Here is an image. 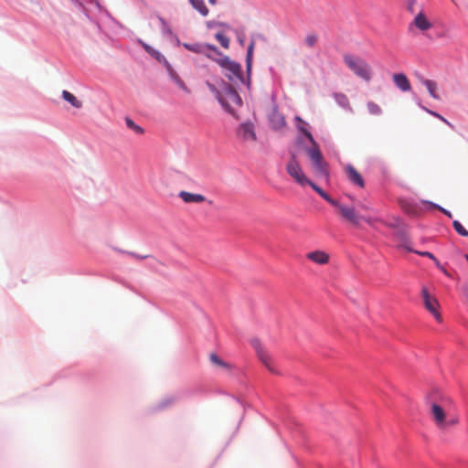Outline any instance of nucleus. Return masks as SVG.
Instances as JSON below:
<instances>
[{"label":"nucleus","mask_w":468,"mask_h":468,"mask_svg":"<svg viewBox=\"0 0 468 468\" xmlns=\"http://www.w3.org/2000/svg\"><path fill=\"white\" fill-rule=\"evenodd\" d=\"M367 109L368 112L373 115H379L382 112L380 106L373 101H369L367 103Z\"/></svg>","instance_id":"nucleus-29"},{"label":"nucleus","mask_w":468,"mask_h":468,"mask_svg":"<svg viewBox=\"0 0 468 468\" xmlns=\"http://www.w3.org/2000/svg\"><path fill=\"white\" fill-rule=\"evenodd\" d=\"M392 79L396 87L401 91L406 92L410 90V82L404 73H394Z\"/></svg>","instance_id":"nucleus-15"},{"label":"nucleus","mask_w":468,"mask_h":468,"mask_svg":"<svg viewBox=\"0 0 468 468\" xmlns=\"http://www.w3.org/2000/svg\"><path fill=\"white\" fill-rule=\"evenodd\" d=\"M125 122H126L127 127L130 128L131 130H133L137 134L144 133V129L141 126L137 125L132 119L126 118Z\"/></svg>","instance_id":"nucleus-26"},{"label":"nucleus","mask_w":468,"mask_h":468,"mask_svg":"<svg viewBox=\"0 0 468 468\" xmlns=\"http://www.w3.org/2000/svg\"><path fill=\"white\" fill-rule=\"evenodd\" d=\"M361 207L365 210H370V207H368L367 206H362Z\"/></svg>","instance_id":"nucleus-40"},{"label":"nucleus","mask_w":468,"mask_h":468,"mask_svg":"<svg viewBox=\"0 0 468 468\" xmlns=\"http://www.w3.org/2000/svg\"><path fill=\"white\" fill-rule=\"evenodd\" d=\"M412 24L420 31H426L431 28L432 24L428 20L423 12H420L414 17Z\"/></svg>","instance_id":"nucleus-16"},{"label":"nucleus","mask_w":468,"mask_h":468,"mask_svg":"<svg viewBox=\"0 0 468 468\" xmlns=\"http://www.w3.org/2000/svg\"><path fill=\"white\" fill-rule=\"evenodd\" d=\"M192 6L197 10L202 16H206L208 14V9L205 5L204 0H189Z\"/></svg>","instance_id":"nucleus-23"},{"label":"nucleus","mask_w":468,"mask_h":468,"mask_svg":"<svg viewBox=\"0 0 468 468\" xmlns=\"http://www.w3.org/2000/svg\"><path fill=\"white\" fill-rule=\"evenodd\" d=\"M429 112H430L431 115H433V116L437 117L438 119H440L441 121H442L443 122H445L448 126H450V127L453 128V125H452L450 122H448L444 117H442L441 114H439V113H437V112H431V111H429Z\"/></svg>","instance_id":"nucleus-32"},{"label":"nucleus","mask_w":468,"mask_h":468,"mask_svg":"<svg viewBox=\"0 0 468 468\" xmlns=\"http://www.w3.org/2000/svg\"><path fill=\"white\" fill-rule=\"evenodd\" d=\"M215 37L224 48L228 49L229 48L230 39L228 37L221 33H217Z\"/></svg>","instance_id":"nucleus-27"},{"label":"nucleus","mask_w":468,"mask_h":468,"mask_svg":"<svg viewBox=\"0 0 468 468\" xmlns=\"http://www.w3.org/2000/svg\"><path fill=\"white\" fill-rule=\"evenodd\" d=\"M144 49L149 53V54H152L153 53V50H154V48H152L150 46L146 45V44H144Z\"/></svg>","instance_id":"nucleus-36"},{"label":"nucleus","mask_w":468,"mask_h":468,"mask_svg":"<svg viewBox=\"0 0 468 468\" xmlns=\"http://www.w3.org/2000/svg\"><path fill=\"white\" fill-rule=\"evenodd\" d=\"M239 43L243 46L244 45L243 39L239 38Z\"/></svg>","instance_id":"nucleus-43"},{"label":"nucleus","mask_w":468,"mask_h":468,"mask_svg":"<svg viewBox=\"0 0 468 468\" xmlns=\"http://www.w3.org/2000/svg\"><path fill=\"white\" fill-rule=\"evenodd\" d=\"M318 42V36L315 33H309L304 37V43L308 48H314Z\"/></svg>","instance_id":"nucleus-25"},{"label":"nucleus","mask_w":468,"mask_h":468,"mask_svg":"<svg viewBox=\"0 0 468 468\" xmlns=\"http://www.w3.org/2000/svg\"><path fill=\"white\" fill-rule=\"evenodd\" d=\"M255 42L254 40H251L247 50V56H246V68L248 74H250L251 66H252V57H253V51H254Z\"/></svg>","instance_id":"nucleus-22"},{"label":"nucleus","mask_w":468,"mask_h":468,"mask_svg":"<svg viewBox=\"0 0 468 468\" xmlns=\"http://www.w3.org/2000/svg\"><path fill=\"white\" fill-rule=\"evenodd\" d=\"M175 80V82L176 84L181 89L183 90L184 91L186 92H189V90L187 89V87L186 86L185 82L178 77V76H176L174 78Z\"/></svg>","instance_id":"nucleus-31"},{"label":"nucleus","mask_w":468,"mask_h":468,"mask_svg":"<svg viewBox=\"0 0 468 468\" xmlns=\"http://www.w3.org/2000/svg\"><path fill=\"white\" fill-rule=\"evenodd\" d=\"M270 122L274 130H280L286 124L285 118L278 112H273L270 117Z\"/></svg>","instance_id":"nucleus-17"},{"label":"nucleus","mask_w":468,"mask_h":468,"mask_svg":"<svg viewBox=\"0 0 468 468\" xmlns=\"http://www.w3.org/2000/svg\"><path fill=\"white\" fill-rule=\"evenodd\" d=\"M178 197L186 204H200L207 201L206 197L202 194L190 193L185 190L180 191Z\"/></svg>","instance_id":"nucleus-13"},{"label":"nucleus","mask_w":468,"mask_h":468,"mask_svg":"<svg viewBox=\"0 0 468 468\" xmlns=\"http://www.w3.org/2000/svg\"><path fill=\"white\" fill-rule=\"evenodd\" d=\"M151 55L154 56L159 61L164 59V57L156 50H153V53Z\"/></svg>","instance_id":"nucleus-34"},{"label":"nucleus","mask_w":468,"mask_h":468,"mask_svg":"<svg viewBox=\"0 0 468 468\" xmlns=\"http://www.w3.org/2000/svg\"><path fill=\"white\" fill-rule=\"evenodd\" d=\"M346 175L348 178V180L353 184L360 188H363L365 186V181L360 175V173L352 165H347L345 167Z\"/></svg>","instance_id":"nucleus-12"},{"label":"nucleus","mask_w":468,"mask_h":468,"mask_svg":"<svg viewBox=\"0 0 468 468\" xmlns=\"http://www.w3.org/2000/svg\"><path fill=\"white\" fill-rule=\"evenodd\" d=\"M62 98L68 101L69 103H70L73 107L77 108V109H80L82 107V102L81 101H80L75 95H73L71 92L68 91V90H63L62 93Z\"/></svg>","instance_id":"nucleus-19"},{"label":"nucleus","mask_w":468,"mask_h":468,"mask_svg":"<svg viewBox=\"0 0 468 468\" xmlns=\"http://www.w3.org/2000/svg\"><path fill=\"white\" fill-rule=\"evenodd\" d=\"M401 207L404 210H406L408 213H411V210L410 209V207H408V206L404 205V204H401Z\"/></svg>","instance_id":"nucleus-37"},{"label":"nucleus","mask_w":468,"mask_h":468,"mask_svg":"<svg viewBox=\"0 0 468 468\" xmlns=\"http://www.w3.org/2000/svg\"><path fill=\"white\" fill-rule=\"evenodd\" d=\"M344 61L355 75L366 81L371 80V69L364 59L352 55H345Z\"/></svg>","instance_id":"nucleus-5"},{"label":"nucleus","mask_w":468,"mask_h":468,"mask_svg":"<svg viewBox=\"0 0 468 468\" xmlns=\"http://www.w3.org/2000/svg\"><path fill=\"white\" fill-rule=\"evenodd\" d=\"M404 247L409 251H412V250L410 247H408L407 245H404ZM413 252H415L416 254L421 255V256L428 257V258L433 260L436 262V264L439 265L438 260L435 258V256L432 253H431L429 251H418V250H413Z\"/></svg>","instance_id":"nucleus-30"},{"label":"nucleus","mask_w":468,"mask_h":468,"mask_svg":"<svg viewBox=\"0 0 468 468\" xmlns=\"http://www.w3.org/2000/svg\"><path fill=\"white\" fill-rule=\"evenodd\" d=\"M340 97H341V99H343L344 101H346L347 102V99L345 95H341Z\"/></svg>","instance_id":"nucleus-42"},{"label":"nucleus","mask_w":468,"mask_h":468,"mask_svg":"<svg viewBox=\"0 0 468 468\" xmlns=\"http://www.w3.org/2000/svg\"><path fill=\"white\" fill-rule=\"evenodd\" d=\"M452 226L459 235L468 237V230L458 220H454Z\"/></svg>","instance_id":"nucleus-28"},{"label":"nucleus","mask_w":468,"mask_h":468,"mask_svg":"<svg viewBox=\"0 0 468 468\" xmlns=\"http://www.w3.org/2000/svg\"><path fill=\"white\" fill-rule=\"evenodd\" d=\"M335 207H336L340 213V215L350 223L357 226L360 223V220L363 219L368 224L372 225L377 219L372 217H360L355 210L354 207H346L338 201L336 204H332Z\"/></svg>","instance_id":"nucleus-6"},{"label":"nucleus","mask_w":468,"mask_h":468,"mask_svg":"<svg viewBox=\"0 0 468 468\" xmlns=\"http://www.w3.org/2000/svg\"><path fill=\"white\" fill-rule=\"evenodd\" d=\"M250 345L253 347L258 359L273 377H283L278 367L275 365L272 356L259 338H251Z\"/></svg>","instance_id":"nucleus-3"},{"label":"nucleus","mask_w":468,"mask_h":468,"mask_svg":"<svg viewBox=\"0 0 468 468\" xmlns=\"http://www.w3.org/2000/svg\"><path fill=\"white\" fill-rule=\"evenodd\" d=\"M305 152L312 162L315 175L321 177H328L327 163L324 161L317 144H312V147L306 148Z\"/></svg>","instance_id":"nucleus-4"},{"label":"nucleus","mask_w":468,"mask_h":468,"mask_svg":"<svg viewBox=\"0 0 468 468\" xmlns=\"http://www.w3.org/2000/svg\"><path fill=\"white\" fill-rule=\"evenodd\" d=\"M306 185H309L321 197L326 200L329 204H336V200L333 199L329 195H327L320 186L313 183L308 179Z\"/></svg>","instance_id":"nucleus-20"},{"label":"nucleus","mask_w":468,"mask_h":468,"mask_svg":"<svg viewBox=\"0 0 468 468\" xmlns=\"http://www.w3.org/2000/svg\"><path fill=\"white\" fill-rule=\"evenodd\" d=\"M458 422V419H451L449 420H446V427L449 425H455Z\"/></svg>","instance_id":"nucleus-35"},{"label":"nucleus","mask_w":468,"mask_h":468,"mask_svg":"<svg viewBox=\"0 0 468 468\" xmlns=\"http://www.w3.org/2000/svg\"><path fill=\"white\" fill-rule=\"evenodd\" d=\"M420 82L427 88L430 95L433 99L439 100L440 96L437 93V88H438L437 83L434 80H427V79H423V78H420Z\"/></svg>","instance_id":"nucleus-18"},{"label":"nucleus","mask_w":468,"mask_h":468,"mask_svg":"<svg viewBox=\"0 0 468 468\" xmlns=\"http://www.w3.org/2000/svg\"><path fill=\"white\" fill-rule=\"evenodd\" d=\"M286 171L299 185L304 186L306 185V182H308V178L303 174L294 155H292L287 163Z\"/></svg>","instance_id":"nucleus-7"},{"label":"nucleus","mask_w":468,"mask_h":468,"mask_svg":"<svg viewBox=\"0 0 468 468\" xmlns=\"http://www.w3.org/2000/svg\"><path fill=\"white\" fill-rule=\"evenodd\" d=\"M183 47L194 53L204 54L206 57L207 54H212L215 57L221 56V52L218 49V48L210 44L184 43Z\"/></svg>","instance_id":"nucleus-10"},{"label":"nucleus","mask_w":468,"mask_h":468,"mask_svg":"<svg viewBox=\"0 0 468 468\" xmlns=\"http://www.w3.org/2000/svg\"><path fill=\"white\" fill-rule=\"evenodd\" d=\"M306 259L319 265H325L329 262V254L324 250H314L306 254Z\"/></svg>","instance_id":"nucleus-14"},{"label":"nucleus","mask_w":468,"mask_h":468,"mask_svg":"<svg viewBox=\"0 0 468 468\" xmlns=\"http://www.w3.org/2000/svg\"><path fill=\"white\" fill-rule=\"evenodd\" d=\"M209 360L212 364H214L215 366H218L219 367H222L225 369L230 368V366L228 363H226L224 360H222L217 354H214V353L210 354Z\"/></svg>","instance_id":"nucleus-24"},{"label":"nucleus","mask_w":468,"mask_h":468,"mask_svg":"<svg viewBox=\"0 0 468 468\" xmlns=\"http://www.w3.org/2000/svg\"><path fill=\"white\" fill-rule=\"evenodd\" d=\"M207 87L214 92L221 105L232 115L234 108L241 105V99L236 90L230 85H226L223 90H218L213 84L207 82Z\"/></svg>","instance_id":"nucleus-1"},{"label":"nucleus","mask_w":468,"mask_h":468,"mask_svg":"<svg viewBox=\"0 0 468 468\" xmlns=\"http://www.w3.org/2000/svg\"><path fill=\"white\" fill-rule=\"evenodd\" d=\"M297 122L298 129L306 136V138L311 142V144H314L315 141L312 135V133L305 128L306 122L299 116L295 118Z\"/></svg>","instance_id":"nucleus-21"},{"label":"nucleus","mask_w":468,"mask_h":468,"mask_svg":"<svg viewBox=\"0 0 468 468\" xmlns=\"http://www.w3.org/2000/svg\"><path fill=\"white\" fill-rule=\"evenodd\" d=\"M207 57L216 61L221 68L227 70L226 76L231 82L236 85L239 82H244L240 65L231 60L229 57L223 55L222 53L221 56L216 57L212 54H207Z\"/></svg>","instance_id":"nucleus-2"},{"label":"nucleus","mask_w":468,"mask_h":468,"mask_svg":"<svg viewBox=\"0 0 468 468\" xmlns=\"http://www.w3.org/2000/svg\"><path fill=\"white\" fill-rule=\"evenodd\" d=\"M431 416L437 427L441 429L446 428V415L440 404L436 402L431 403Z\"/></svg>","instance_id":"nucleus-11"},{"label":"nucleus","mask_w":468,"mask_h":468,"mask_svg":"<svg viewBox=\"0 0 468 468\" xmlns=\"http://www.w3.org/2000/svg\"><path fill=\"white\" fill-rule=\"evenodd\" d=\"M433 207H436L438 208L439 210H441L442 213H444L448 218H452V215L450 211L441 207L440 206L438 205H433Z\"/></svg>","instance_id":"nucleus-33"},{"label":"nucleus","mask_w":468,"mask_h":468,"mask_svg":"<svg viewBox=\"0 0 468 468\" xmlns=\"http://www.w3.org/2000/svg\"><path fill=\"white\" fill-rule=\"evenodd\" d=\"M208 2L211 4V5H215L217 3V0H208Z\"/></svg>","instance_id":"nucleus-41"},{"label":"nucleus","mask_w":468,"mask_h":468,"mask_svg":"<svg viewBox=\"0 0 468 468\" xmlns=\"http://www.w3.org/2000/svg\"><path fill=\"white\" fill-rule=\"evenodd\" d=\"M413 4H414V2L412 1V2L409 5V10H410V12H413Z\"/></svg>","instance_id":"nucleus-39"},{"label":"nucleus","mask_w":468,"mask_h":468,"mask_svg":"<svg viewBox=\"0 0 468 468\" xmlns=\"http://www.w3.org/2000/svg\"><path fill=\"white\" fill-rule=\"evenodd\" d=\"M247 86L250 87V79H248Z\"/></svg>","instance_id":"nucleus-44"},{"label":"nucleus","mask_w":468,"mask_h":468,"mask_svg":"<svg viewBox=\"0 0 468 468\" xmlns=\"http://www.w3.org/2000/svg\"><path fill=\"white\" fill-rule=\"evenodd\" d=\"M421 296L424 302L425 308L434 316L436 321L441 322L442 318L439 312V302L438 300L431 295L426 287L421 290Z\"/></svg>","instance_id":"nucleus-8"},{"label":"nucleus","mask_w":468,"mask_h":468,"mask_svg":"<svg viewBox=\"0 0 468 468\" xmlns=\"http://www.w3.org/2000/svg\"><path fill=\"white\" fill-rule=\"evenodd\" d=\"M132 256L135 257L136 259H144L146 258V256H140V255H137V254H134V253H131Z\"/></svg>","instance_id":"nucleus-38"},{"label":"nucleus","mask_w":468,"mask_h":468,"mask_svg":"<svg viewBox=\"0 0 468 468\" xmlns=\"http://www.w3.org/2000/svg\"><path fill=\"white\" fill-rule=\"evenodd\" d=\"M237 136L244 143H254L257 140L254 124L250 122H245L239 125Z\"/></svg>","instance_id":"nucleus-9"}]
</instances>
